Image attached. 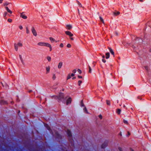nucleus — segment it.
I'll return each mask as SVG.
<instances>
[{"instance_id":"nucleus-33","label":"nucleus","mask_w":151,"mask_h":151,"mask_svg":"<svg viewBox=\"0 0 151 151\" xmlns=\"http://www.w3.org/2000/svg\"><path fill=\"white\" fill-rule=\"evenodd\" d=\"M19 29H20V30H22L23 29V27H22V26L21 25H19Z\"/></svg>"},{"instance_id":"nucleus-41","label":"nucleus","mask_w":151,"mask_h":151,"mask_svg":"<svg viewBox=\"0 0 151 151\" xmlns=\"http://www.w3.org/2000/svg\"><path fill=\"white\" fill-rule=\"evenodd\" d=\"M99 117L101 119H102V116L101 115H99Z\"/></svg>"},{"instance_id":"nucleus-52","label":"nucleus","mask_w":151,"mask_h":151,"mask_svg":"<svg viewBox=\"0 0 151 151\" xmlns=\"http://www.w3.org/2000/svg\"><path fill=\"white\" fill-rule=\"evenodd\" d=\"M82 106H83V104H82Z\"/></svg>"},{"instance_id":"nucleus-12","label":"nucleus","mask_w":151,"mask_h":151,"mask_svg":"<svg viewBox=\"0 0 151 151\" xmlns=\"http://www.w3.org/2000/svg\"><path fill=\"white\" fill-rule=\"evenodd\" d=\"M71 99L70 98H69L66 101V104L68 105L69 104H70L71 101Z\"/></svg>"},{"instance_id":"nucleus-51","label":"nucleus","mask_w":151,"mask_h":151,"mask_svg":"<svg viewBox=\"0 0 151 151\" xmlns=\"http://www.w3.org/2000/svg\"><path fill=\"white\" fill-rule=\"evenodd\" d=\"M131 151H133V150H131Z\"/></svg>"},{"instance_id":"nucleus-28","label":"nucleus","mask_w":151,"mask_h":151,"mask_svg":"<svg viewBox=\"0 0 151 151\" xmlns=\"http://www.w3.org/2000/svg\"><path fill=\"white\" fill-rule=\"evenodd\" d=\"M121 110L120 109H118L117 110V113L118 114H119L120 113Z\"/></svg>"},{"instance_id":"nucleus-31","label":"nucleus","mask_w":151,"mask_h":151,"mask_svg":"<svg viewBox=\"0 0 151 151\" xmlns=\"http://www.w3.org/2000/svg\"><path fill=\"white\" fill-rule=\"evenodd\" d=\"M100 19L101 21V22H102L104 24V22L103 19L101 17H100Z\"/></svg>"},{"instance_id":"nucleus-18","label":"nucleus","mask_w":151,"mask_h":151,"mask_svg":"<svg viewBox=\"0 0 151 151\" xmlns=\"http://www.w3.org/2000/svg\"><path fill=\"white\" fill-rule=\"evenodd\" d=\"M107 143H104L101 145L102 148H104L107 146Z\"/></svg>"},{"instance_id":"nucleus-37","label":"nucleus","mask_w":151,"mask_h":151,"mask_svg":"<svg viewBox=\"0 0 151 151\" xmlns=\"http://www.w3.org/2000/svg\"><path fill=\"white\" fill-rule=\"evenodd\" d=\"M77 71L79 73L81 74V71L80 69H78Z\"/></svg>"},{"instance_id":"nucleus-25","label":"nucleus","mask_w":151,"mask_h":151,"mask_svg":"<svg viewBox=\"0 0 151 151\" xmlns=\"http://www.w3.org/2000/svg\"><path fill=\"white\" fill-rule=\"evenodd\" d=\"M71 76L70 74H69L67 76V79L68 80L71 78Z\"/></svg>"},{"instance_id":"nucleus-50","label":"nucleus","mask_w":151,"mask_h":151,"mask_svg":"<svg viewBox=\"0 0 151 151\" xmlns=\"http://www.w3.org/2000/svg\"><path fill=\"white\" fill-rule=\"evenodd\" d=\"M150 51L151 52V49H150Z\"/></svg>"},{"instance_id":"nucleus-36","label":"nucleus","mask_w":151,"mask_h":151,"mask_svg":"<svg viewBox=\"0 0 151 151\" xmlns=\"http://www.w3.org/2000/svg\"><path fill=\"white\" fill-rule=\"evenodd\" d=\"M45 126L46 127V128L48 129H50V127L47 125H45Z\"/></svg>"},{"instance_id":"nucleus-11","label":"nucleus","mask_w":151,"mask_h":151,"mask_svg":"<svg viewBox=\"0 0 151 151\" xmlns=\"http://www.w3.org/2000/svg\"><path fill=\"white\" fill-rule=\"evenodd\" d=\"M20 17L24 19H26L27 18L25 14L23 13L21 14Z\"/></svg>"},{"instance_id":"nucleus-8","label":"nucleus","mask_w":151,"mask_h":151,"mask_svg":"<svg viewBox=\"0 0 151 151\" xmlns=\"http://www.w3.org/2000/svg\"><path fill=\"white\" fill-rule=\"evenodd\" d=\"M65 28L68 30H70L72 28V26L70 24H67Z\"/></svg>"},{"instance_id":"nucleus-32","label":"nucleus","mask_w":151,"mask_h":151,"mask_svg":"<svg viewBox=\"0 0 151 151\" xmlns=\"http://www.w3.org/2000/svg\"><path fill=\"white\" fill-rule=\"evenodd\" d=\"M7 21L9 22H12V19H8L7 20Z\"/></svg>"},{"instance_id":"nucleus-27","label":"nucleus","mask_w":151,"mask_h":151,"mask_svg":"<svg viewBox=\"0 0 151 151\" xmlns=\"http://www.w3.org/2000/svg\"><path fill=\"white\" fill-rule=\"evenodd\" d=\"M123 122L124 123L126 124H128V122H127V121L126 120H123Z\"/></svg>"},{"instance_id":"nucleus-47","label":"nucleus","mask_w":151,"mask_h":151,"mask_svg":"<svg viewBox=\"0 0 151 151\" xmlns=\"http://www.w3.org/2000/svg\"><path fill=\"white\" fill-rule=\"evenodd\" d=\"M84 111H85L86 112V113H87V110H86V108H85V109Z\"/></svg>"},{"instance_id":"nucleus-20","label":"nucleus","mask_w":151,"mask_h":151,"mask_svg":"<svg viewBox=\"0 0 151 151\" xmlns=\"http://www.w3.org/2000/svg\"><path fill=\"white\" fill-rule=\"evenodd\" d=\"M26 32L27 34H29V33L30 32V31H29L28 28V27H26Z\"/></svg>"},{"instance_id":"nucleus-40","label":"nucleus","mask_w":151,"mask_h":151,"mask_svg":"<svg viewBox=\"0 0 151 151\" xmlns=\"http://www.w3.org/2000/svg\"><path fill=\"white\" fill-rule=\"evenodd\" d=\"M71 77H73L74 76L75 74L74 73H72L70 74Z\"/></svg>"},{"instance_id":"nucleus-42","label":"nucleus","mask_w":151,"mask_h":151,"mask_svg":"<svg viewBox=\"0 0 151 151\" xmlns=\"http://www.w3.org/2000/svg\"><path fill=\"white\" fill-rule=\"evenodd\" d=\"M78 4L80 6H81V3H80V2L79 1H78Z\"/></svg>"},{"instance_id":"nucleus-13","label":"nucleus","mask_w":151,"mask_h":151,"mask_svg":"<svg viewBox=\"0 0 151 151\" xmlns=\"http://www.w3.org/2000/svg\"><path fill=\"white\" fill-rule=\"evenodd\" d=\"M49 39L52 43L53 42H57L52 37H50Z\"/></svg>"},{"instance_id":"nucleus-30","label":"nucleus","mask_w":151,"mask_h":151,"mask_svg":"<svg viewBox=\"0 0 151 151\" xmlns=\"http://www.w3.org/2000/svg\"><path fill=\"white\" fill-rule=\"evenodd\" d=\"M82 83V82L81 81H79L78 82V85L79 86H80L81 84Z\"/></svg>"},{"instance_id":"nucleus-44","label":"nucleus","mask_w":151,"mask_h":151,"mask_svg":"<svg viewBox=\"0 0 151 151\" xmlns=\"http://www.w3.org/2000/svg\"><path fill=\"white\" fill-rule=\"evenodd\" d=\"M3 0H0V4L2 3Z\"/></svg>"},{"instance_id":"nucleus-19","label":"nucleus","mask_w":151,"mask_h":151,"mask_svg":"<svg viewBox=\"0 0 151 151\" xmlns=\"http://www.w3.org/2000/svg\"><path fill=\"white\" fill-rule=\"evenodd\" d=\"M109 51H110V52L113 55H114V52H113L111 48H109Z\"/></svg>"},{"instance_id":"nucleus-14","label":"nucleus","mask_w":151,"mask_h":151,"mask_svg":"<svg viewBox=\"0 0 151 151\" xmlns=\"http://www.w3.org/2000/svg\"><path fill=\"white\" fill-rule=\"evenodd\" d=\"M106 59H108L109 58L110 54L109 52H106Z\"/></svg>"},{"instance_id":"nucleus-34","label":"nucleus","mask_w":151,"mask_h":151,"mask_svg":"<svg viewBox=\"0 0 151 151\" xmlns=\"http://www.w3.org/2000/svg\"><path fill=\"white\" fill-rule=\"evenodd\" d=\"M89 73H91V67L90 66H89Z\"/></svg>"},{"instance_id":"nucleus-24","label":"nucleus","mask_w":151,"mask_h":151,"mask_svg":"<svg viewBox=\"0 0 151 151\" xmlns=\"http://www.w3.org/2000/svg\"><path fill=\"white\" fill-rule=\"evenodd\" d=\"M57 85H58V83H55L54 85L53 86V87H52L53 88V89H56L57 88V87H55V86H56Z\"/></svg>"},{"instance_id":"nucleus-22","label":"nucleus","mask_w":151,"mask_h":151,"mask_svg":"<svg viewBox=\"0 0 151 151\" xmlns=\"http://www.w3.org/2000/svg\"><path fill=\"white\" fill-rule=\"evenodd\" d=\"M67 134L68 136H71V133L70 131L68 130L67 131Z\"/></svg>"},{"instance_id":"nucleus-29","label":"nucleus","mask_w":151,"mask_h":151,"mask_svg":"<svg viewBox=\"0 0 151 151\" xmlns=\"http://www.w3.org/2000/svg\"><path fill=\"white\" fill-rule=\"evenodd\" d=\"M64 46L63 44V43H61L60 45V47H63Z\"/></svg>"},{"instance_id":"nucleus-26","label":"nucleus","mask_w":151,"mask_h":151,"mask_svg":"<svg viewBox=\"0 0 151 151\" xmlns=\"http://www.w3.org/2000/svg\"><path fill=\"white\" fill-rule=\"evenodd\" d=\"M106 104L107 105H110V101L108 100H106Z\"/></svg>"},{"instance_id":"nucleus-7","label":"nucleus","mask_w":151,"mask_h":151,"mask_svg":"<svg viewBox=\"0 0 151 151\" xmlns=\"http://www.w3.org/2000/svg\"><path fill=\"white\" fill-rule=\"evenodd\" d=\"M65 33L66 35L69 36L70 37H72L73 36V34L69 31H66L65 32Z\"/></svg>"},{"instance_id":"nucleus-38","label":"nucleus","mask_w":151,"mask_h":151,"mask_svg":"<svg viewBox=\"0 0 151 151\" xmlns=\"http://www.w3.org/2000/svg\"><path fill=\"white\" fill-rule=\"evenodd\" d=\"M96 64V62H95L93 61L92 63V65H93V66L94 67Z\"/></svg>"},{"instance_id":"nucleus-49","label":"nucleus","mask_w":151,"mask_h":151,"mask_svg":"<svg viewBox=\"0 0 151 151\" xmlns=\"http://www.w3.org/2000/svg\"><path fill=\"white\" fill-rule=\"evenodd\" d=\"M139 0L141 2H142L143 1V0Z\"/></svg>"},{"instance_id":"nucleus-17","label":"nucleus","mask_w":151,"mask_h":151,"mask_svg":"<svg viewBox=\"0 0 151 151\" xmlns=\"http://www.w3.org/2000/svg\"><path fill=\"white\" fill-rule=\"evenodd\" d=\"M102 56V58L103 59H102V62L104 63H105L106 62V60L104 59V58H105V56L104 55H103Z\"/></svg>"},{"instance_id":"nucleus-9","label":"nucleus","mask_w":151,"mask_h":151,"mask_svg":"<svg viewBox=\"0 0 151 151\" xmlns=\"http://www.w3.org/2000/svg\"><path fill=\"white\" fill-rule=\"evenodd\" d=\"M46 73H48L50 71V67L49 66H48L46 67Z\"/></svg>"},{"instance_id":"nucleus-45","label":"nucleus","mask_w":151,"mask_h":151,"mask_svg":"<svg viewBox=\"0 0 151 151\" xmlns=\"http://www.w3.org/2000/svg\"><path fill=\"white\" fill-rule=\"evenodd\" d=\"M119 150L120 151H122V149L121 148H120V147H119Z\"/></svg>"},{"instance_id":"nucleus-46","label":"nucleus","mask_w":151,"mask_h":151,"mask_svg":"<svg viewBox=\"0 0 151 151\" xmlns=\"http://www.w3.org/2000/svg\"><path fill=\"white\" fill-rule=\"evenodd\" d=\"M70 39L71 40H74V39H73V37H70Z\"/></svg>"},{"instance_id":"nucleus-15","label":"nucleus","mask_w":151,"mask_h":151,"mask_svg":"<svg viewBox=\"0 0 151 151\" xmlns=\"http://www.w3.org/2000/svg\"><path fill=\"white\" fill-rule=\"evenodd\" d=\"M19 57H20V58L21 61L22 63V64L24 65L25 64V63H24V60L23 59L21 56L19 55Z\"/></svg>"},{"instance_id":"nucleus-1","label":"nucleus","mask_w":151,"mask_h":151,"mask_svg":"<svg viewBox=\"0 0 151 151\" xmlns=\"http://www.w3.org/2000/svg\"><path fill=\"white\" fill-rule=\"evenodd\" d=\"M37 45L39 46L46 47L49 48V51L51 52L52 50V47L50 44L47 42H40L37 43Z\"/></svg>"},{"instance_id":"nucleus-21","label":"nucleus","mask_w":151,"mask_h":151,"mask_svg":"<svg viewBox=\"0 0 151 151\" xmlns=\"http://www.w3.org/2000/svg\"><path fill=\"white\" fill-rule=\"evenodd\" d=\"M47 60L49 62H50L51 61V58L49 56H47Z\"/></svg>"},{"instance_id":"nucleus-48","label":"nucleus","mask_w":151,"mask_h":151,"mask_svg":"<svg viewBox=\"0 0 151 151\" xmlns=\"http://www.w3.org/2000/svg\"><path fill=\"white\" fill-rule=\"evenodd\" d=\"M76 78V77H73V78H72V79L74 80V79H75Z\"/></svg>"},{"instance_id":"nucleus-35","label":"nucleus","mask_w":151,"mask_h":151,"mask_svg":"<svg viewBox=\"0 0 151 151\" xmlns=\"http://www.w3.org/2000/svg\"><path fill=\"white\" fill-rule=\"evenodd\" d=\"M71 45L70 44H67V46L68 48H70L71 47Z\"/></svg>"},{"instance_id":"nucleus-16","label":"nucleus","mask_w":151,"mask_h":151,"mask_svg":"<svg viewBox=\"0 0 151 151\" xmlns=\"http://www.w3.org/2000/svg\"><path fill=\"white\" fill-rule=\"evenodd\" d=\"M114 14L115 16H117L120 14V12L118 11H116L113 13Z\"/></svg>"},{"instance_id":"nucleus-23","label":"nucleus","mask_w":151,"mask_h":151,"mask_svg":"<svg viewBox=\"0 0 151 151\" xmlns=\"http://www.w3.org/2000/svg\"><path fill=\"white\" fill-rule=\"evenodd\" d=\"M56 78V76L55 74H53L52 76V79L53 80H54Z\"/></svg>"},{"instance_id":"nucleus-5","label":"nucleus","mask_w":151,"mask_h":151,"mask_svg":"<svg viewBox=\"0 0 151 151\" xmlns=\"http://www.w3.org/2000/svg\"><path fill=\"white\" fill-rule=\"evenodd\" d=\"M12 13V11L11 10H7V12H5L4 13V16H6V15L10 16V14Z\"/></svg>"},{"instance_id":"nucleus-39","label":"nucleus","mask_w":151,"mask_h":151,"mask_svg":"<svg viewBox=\"0 0 151 151\" xmlns=\"http://www.w3.org/2000/svg\"><path fill=\"white\" fill-rule=\"evenodd\" d=\"M76 70H74L73 71V72L74 73H75L76 72Z\"/></svg>"},{"instance_id":"nucleus-2","label":"nucleus","mask_w":151,"mask_h":151,"mask_svg":"<svg viewBox=\"0 0 151 151\" xmlns=\"http://www.w3.org/2000/svg\"><path fill=\"white\" fill-rule=\"evenodd\" d=\"M4 5L6 9H12V5L7 2L4 3Z\"/></svg>"},{"instance_id":"nucleus-10","label":"nucleus","mask_w":151,"mask_h":151,"mask_svg":"<svg viewBox=\"0 0 151 151\" xmlns=\"http://www.w3.org/2000/svg\"><path fill=\"white\" fill-rule=\"evenodd\" d=\"M63 65V63L62 62H60L58 64V68L59 69H60Z\"/></svg>"},{"instance_id":"nucleus-43","label":"nucleus","mask_w":151,"mask_h":151,"mask_svg":"<svg viewBox=\"0 0 151 151\" xmlns=\"http://www.w3.org/2000/svg\"><path fill=\"white\" fill-rule=\"evenodd\" d=\"M78 77L79 78H82V77L81 76H78Z\"/></svg>"},{"instance_id":"nucleus-4","label":"nucleus","mask_w":151,"mask_h":151,"mask_svg":"<svg viewBox=\"0 0 151 151\" xmlns=\"http://www.w3.org/2000/svg\"><path fill=\"white\" fill-rule=\"evenodd\" d=\"M31 31L33 35L35 36H36L37 34V32L34 27H32L31 28Z\"/></svg>"},{"instance_id":"nucleus-6","label":"nucleus","mask_w":151,"mask_h":151,"mask_svg":"<svg viewBox=\"0 0 151 151\" xmlns=\"http://www.w3.org/2000/svg\"><path fill=\"white\" fill-rule=\"evenodd\" d=\"M56 99H58L59 100H60L63 98V93H60L59 96H56Z\"/></svg>"},{"instance_id":"nucleus-3","label":"nucleus","mask_w":151,"mask_h":151,"mask_svg":"<svg viewBox=\"0 0 151 151\" xmlns=\"http://www.w3.org/2000/svg\"><path fill=\"white\" fill-rule=\"evenodd\" d=\"M22 46L23 44L21 42H18L17 43L14 44V49L16 51L18 50L19 47H22Z\"/></svg>"}]
</instances>
